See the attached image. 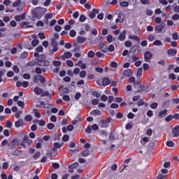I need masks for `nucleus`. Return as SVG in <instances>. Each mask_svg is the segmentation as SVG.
I'll use <instances>...</instances> for the list:
<instances>
[{"instance_id": "12", "label": "nucleus", "mask_w": 179, "mask_h": 179, "mask_svg": "<svg viewBox=\"0 0 179 179\" xmlns=\"http://www.w3.org/2000/svg\"><path fill=\"white\" fill-rule=\"evenodd\" d=\"M64 145V143H55L54 148H52V151L57 152V149H60Z\"/></svg>"}, {"instance_id": "31", "label": "nucleus", "mask_w": 179, "mask_h": 179, "mask_svg": "<svg viewBox=\"0 0 179 179\" xmlns=\"http://www.w3.org/2000/svg\"><path fill=\"white\" fill-rule=\"evenodd\" d=\"M78 166H79V164L78 162H74L73 164L69 165V169L73 170L74 169L78 167Z\"/></svg>"}, {"instance_id": "41", "label": "nucleus", "mask_w": 179, "mask_h": 179, "mask_svg": "<svg viewBox=\"0 0 179 179\" xmlns=\"http://www.w3.org/2000/svg\"><path fill=\"white\" fill-rule=\"evenodd\" d=\"M142 73H143V69L142 68H140L138 69V72L136 73V76L138 78H141L142 76Z\"/></svg>"}, {"instance_id": "51", "label": "nucleus", "mask_w": 179, "mask_h": 179, "mask_svg": "<svg viewBox=\"0 0 179 179\" xmlns=\"http://www.w3.org/2000/svg\"><path fill=\"white\" fill-rule=\"evenodd\" d=\"M13 71L14 72H15L16 73H19L20 69H19V67L17 66H13Z\"/></svg>"}, {"instance_id": "20", "label": "nucleus", "mask_w": 179, "mask_h": 179, "mask_svg": "<svg viewBox=\"0 0 179 179\" xmlns=\"http://www.w3.org/2000/svg\"><path fill=\"white\" fill-rule=\"evenodd\" d=\"M76 66H80L81 69H86V64L83 63L82 60L78 61V63L76 64Z\"/></svg>"}, {"instance_id": "52", "label": "nucleus", "mask_w": 179, "mask_h": 179, "mask_svg": "<svg viewBox=\"0 0 179 179\" xmlns=\"http://www.w3.org/2000/svg\"><path fill=\"white\" fill-rule=\"evenodd\" d=\"M86 75H87L86 71H80V77L81 78H85V77H86Z\"/></svg>"}, {"instance_id": "17", "label": "nucleus", "mask_w": 179, "mask_h": 179, "mask_svg": "<svg viewBox=\"0 0 179 179\" xmlns=\"http://www.w3.org/2000/svg\"><path fill=\"white\" fill-rule=\"evenodd\" d=\"M167 115V109H164L162 110L161 112H159L158 117L161 119L164 118L166 117Z\"/></svg>"}, {"instance_id": "13", "label": "nucleus", "mask_w": 179, "mask_h": 179, "mask_svg": "<svg viewBox=\"0 0 179 179\" xmlns=\"http://www.w3.org/2000/svg\"><path fill=\"white\" fill-rule=\"evenodd\" d=\"M53 17V15L52 13H46L45 15V23L46 24H48L50 23L49 20H50Z\"/></svg>"}, {"instance_id": "4", "label": "nucleus", "mask_w": 179, "mask_h": 179, "mask_svg": "<svg viewBox=\"0 0 179 179\" xmlns=\"http://www.w3.org/2000/svg\"><path fill=\"white\" fill-rule=\"evenodd\" d=\"M99 50L102 51L103 53H106L108 51V47L103 43H99Z\"/></svg>"}, {"instance_id": "44", "label": "nucleus", "mask_w": 179, "mask_h": 179, "mask_svg": "<svg viewBox=\"0 0 179 179\" xmlns=\"http://www.w3.org/2000/svg\"><path fill=\"white\" fill-rule=\"evenodd\" d=\"M94 56H95V52H93V51L88 52L87 57L89 58H93Z\"/></svg>"}, {"instance_id": "3", "label": "nucleus", "mask_w": 179, "mask_h": 179, "mask_svg": "<svg viewBox=\"0 0 179 179\" xmlns=\"http://www.w3.org/2000/svg\"><path fill=\"white\" fill-rule=\"evenodd\" d=\"M112 121V118L109 117L107 120H103L102 121H101V123L102 124H101V127H102L103 129H106L107 127H109V124Z\"/></svg>"}, {"instance_id": "15", "label": "nucleus", "mask_w": 179, "mask_h": 179, "mask_svg": "<svg viewBox=\"0 0 179 179\" xmlns=\"http://www.w3.org/2000/svg\"><path fill=\"white\" fill-rule=\"evenodd\" d=\"M144 57L146 62H150V58L152 57V54L150 52H145L144 54Z\"/></svg>"}, {"instance_id": "34", "label": "nucleus", "mask_w": 179, "mask_h": 179, "mask_svg": "<svg viewBox=\"0 0 179 179\" xmlns=\"http://www.w3.org/2000/svg\"><path fill=\"white\" fill-rule=\"evenodd\" d=\"M40 43V41L38 39H34L31 41V45L35 48L38 45V44Z\"/></svg>"}, {"instance_id": "46", "label": "nucleus", "mask_w": 179, "mask_h": 179, "mask_svg": "<svg viewBox=\"0 0 179 179\" xmlns=\"http://www.w3.org/2000/svg\"><path fill=\"white\" fill-rule=\"evenodd\" d=\"M169 79L171 80H174L176 79V76L174 73H171L169 74Z\"/></svg>"}, {"instance_id": "39", "label": "nucleus", "mask_w": 179, "mask_h": 179, "mask_svg": "<svg viewBox=\"0 0 179 179\" xmlns=\"http://www.w3.org/2000/svg\"><path fill=\"white\" fill-rule=\"evenodd\" d=\"M92 94L94 97L99 99L101 96V94H99V92L94 91L92 92Z\"/></svg>"}, {"instance_id": "36", "label": "nucleus", "mask_w": 179, "mask_h": 179, "mask_svg": "<svg viewBox=\"0 0 179 179\" xmlns=\"http://www.w3.org/2000/svg\"><path fill=\"white\" fill-rule=\"evenodd\" d=\"M117 19L120 20V23H122L124 20V14L120 13L119 15H117Z\"/></svg>"}, {"instance_id": "48", "label": "nucleus", "mask_w": 179, "mask_h": 179, "mask_svg": "<svg viewBox=\"0 0 179 179\" xmlns=\"http://www.w3.org/2000/svg\"><path fill=\"white\" fill-rule=\"evenodd\" d=\"M158 106V103L155 102L152 103V104H150V108H151L152 109H156Z\"/></svg>"}, {"instance_id": "47", "label": "nucleus", "mask_w": 179, "mask_h": 179, "mask_svg": "<svg viewBox=\"0 0 179 179\" xmlns=\"http://www.w3.org/2000/svg\"><path fill=\"white\" fill-rule=\"evenodd\" d=\"M58 51V48L57 46L52 47V49L50 52V55H53L54 52H57Z\"/></svg>"}, {"instance_id": "6", "label": "nucleus", "mask_w": 179, "mask_h": 179, "mask_svg": "<svg viewBox=\"0 0 179 179\" xmlns=\"http://www.w3.org/2000/svg\"><path fill=\"white\" fill-rule=\"evenodd\" d=\"M109 139L110 141L115 142L118 139V134L116 132H110Z\"/></svg>"}, {"instance_id": "45", "label": "nucleus", "mask_w": 179, "mask_h": 179, "mask_svg": "<svg viewBox=\"0 0 179 179\" xmlns=\"http://www.w3.org/2000/svg\"><path fill=\"white\" fill-rule=\"evenodd\" d=\"M145 14L148 16L153 15V11L151 9H146Z\"/></svg>"}, {"instance_id": "19", "label": "nucleus", "mask_w": 179, "mask_h": 179, "mask_svg": "<svg viewBox=\"0 0 179 179\" xmlns=\"http://www.w3.org/2000/svg\"><path fill=\"white\" fill-rule=\"evenodd\" d=\"M134 87L136 89V92H141V83L139 81H136L134 83Z\"/></svg>"}, {"instance_id": "11", "label": "nucleus", "mask_w": 179, "mask_h": 179, "mask_svg": "<svg viewBox=\"0 0 179 179\" xmlns=\"http://www.w3.org/2000/svg\"><path fill=\"white\" fill-rule=\"evenodd\" d=\"M167 54L170 57H175L177 55V50L176 49H169Z\"/></svg>"}, {"instance_id": "26", "label": "nucleus", "mask_w": 179, "mask_h": 179, "mask_svg": "<svg viewBox=\"0 0 179 179\" xmlns=\"http://www.w3.org/2000/svg\"><path fill=\"white\" fill-rule=\"evenodd\" d=\"M16 128H20L23 126V121L22 120H18V121L15 122V123Z\"/></svg>"}, {"instance_id": "32", "label": "nucleus", "mask_w": 179, "mask_h": 179, "mask_svg": "<svg viewBox=\"0 0 179 179\" xmlns=\"http://www.w3.org/2000/svg\"><path fill=\"white\" fill-rule=\"evenodd\" d=\"M102 83H103V86H107V85H108L110 84V80L107 78H103V81H102Z\"/></svg>"}, {"instance_id": "22", "label": "nucleus", "mask_w": 179, "mask_h": 179, "mask_svg": "<svg viewBox=\"0 0 179 179\" xmlns=\"http://www.w3.org/2000/svg\"><path fill=\"white\" fill-rule=\"evenodd\" d=\"M150 137H143L141 141V144L145 145L148 142H150Z\"/></svg>"}, {"instance_id": "5", "label": "nucleus", "mask_w": 179, "mask_h": 179, "mask_svg": "<svg viewBox=\"0 0 179 179\" xmlns=\"http://www.w3.org/2000/svg\"><path fill=\"white\" fill-rule=\"evenodd\" d=\"M127 33V31L124 29L122 32L120 34L119 37H117V40H119L120 42L125 41Z\"/></svg>"}, {"instance_id": "16", "label": "nucleus", "mask_w": 179, "mask_h": 179, "mask_svg": "<svg viewBox=\"0 0 179 179\" xmlns=\"http://www.w3.org/2000/svg\"><path fill=\"white\" fill-rule=\"evenodd\" d=\"M14 19H15V20H17L18 22H21L22 20H24L25 13H22V15H15Z\"/></svg>"}, {"instance_id": "21", "label": "nucleus", "mask_w": 179, "mask_h": 179, "mask_svg": "<svg viewBox=\"0 0 179 179\" xmlns=\"http://www.w3.org/2000/svg\"><path fill=\"white\" fill-rule=\"evenodd\" d=\"M34 92H35L36 95H40L43 93V90L40 88L39 87H36L34 90Z\"/></svg>"}, {"instance_id": "2", "label": "nucleus", "mask_w": 179, "mask_h": 179, "mask_svg": "<svg viewBox=\"0 0 179 179\" xmlns=\"http://www.w3.org/2000/svg\"><path fill=\"white\" fill-rule=\"evenodd\" d=\"M36 107L37 108H46V109H50L53 106L50 103H45L43 101H39L38 103H36Z\"/></svg>"}, {"instance_id": "62", "label": "nucleus", "mask_w": 179, "mask_h": 179, "mask_svg": "<svg viewBox=\"0 0 179 179\" xmlns=\"http://www.w3.org/2000/svg\"><path fill=\"white\" fill-rule=\"evenodd\" d=\"M168 147H174V143L171 141L166 143Z\"/></svg>"}, {"instance_id": "33", "label": "nucleus", "mask_w": 179, "mask_h": 179, "mask_svg": "<svg viewBox=\"0 0 179 179\" xmlns=\"http://www.w3.org/2000/svg\"><path fill=\"white\" fill-rule=\"evenodd\" d=\"M41 78H42L41 76H35V77H34V82L36 83H38V82L40 81Z\"/></svg>"}, {"instance_id": "40", "label": "nucleus", "mask_w": 179, "mask_h": 179, "mask_svg": "<svg viewBox=\"0 0 179 179\" xmlns=\"http://www.w3.org/2000/svg\"><path fill=\"white\" fill-rule=\"evenodd\" d=\"M155 38H156V36H155L152 35V34H150V35L148 36V40L150 42H152V41H155Z\"/></svg>"}, {"instance_id": "24", "label": "nucleus", "mask_w": 179, "mask_h": 179, "mask_svg": "<svg viewBox=\"0 0 179 179\" xmlns=\"http://www.w3.org/2000/svg\"><path fill=\"white\" fill-rule=\"evenodd\" d=\"M35 71L37 74H41L42 73H44L45 71V69L43 68L36 67L35 69Z\"/></svg>"}, {"instance_id": "28", "label": "nucleus", "mask_w": 179, "mask_h": 179, "mask_svg": "<svg viewBox=\"0 0 179 179\" xmlns=\"http://www.w3.org/2000/svg\"><path fill=\"white\" fill-rule=\"evenodd\" d=\"M101 112L99 109H94L92 111H91V115H93V116H99L100 115Z\"/></svg>"}, {"instance_id": "18", "label": "nucleus", "mask_w": 179, "mask_h": 179, "mask_svg": "<svg viewBox=\"0 0 179 179\" xmlns=\"http://www.w3.org/2000/svg\"><path fill=\"white\" fill-rule=\"evenodd\" d=\"M132 55H136L139 52V47L138 45L132 46V48L131 50Z\"/></svg>"}, {"instance_id": "56", "label": "nucleus", "mask_w": 179, "mask_h": 179, "mask_svg": "<svg viewBox=\"0 0 179 179\" xmlns=\"http://www.w3.org/2000/svg\"><path fill=\"white\" fill-rule=\"evenodd\" d=\"M66 64H67V66L69 67H73V62L71 60H68L67 62H66Z\"/></svg>"}, {"instance_id": "35", "label": "nucleus", "mask_w": 179, "mask_h": 179, "mask_svg": "<svg viewBox=\"0 0 179 179\" xmlns=\"http://www.w3.org/2000/svg\"><path fill=\"white\" fill-rule=\"evenodd\" d=\"M106 39H107L108 43H112L115 41V38L113 37L112 35H108L106 37Z\"/></svg>"}, {"instance_id": "9", "label": "nucleus", "mask_w": 179, "mask_h": 179, "mask_svg": "<svg viewBox=\"0 0 179 179\" xmlns=\"http://www.w3.org/2000/svg\"><path fill=\"white\" fill-rule=\"evenodd\" d=\"M61 57L62 60L64 61L66 59L72 57V53H71L70 52H65L64 54L61 56Z\"/></svg>"}, {"instance_id": "58", "label": "nucleus", "mask_w": 179, "mask_h": 179, "mask_svg": "<svg viewBox=\"0 0 179 179\" xmlns=\"http://www.w3.org/2000/svg\"><path fill=\"white\" fill-rule=\"evenodd\" d=\"M124 45L127 48H131L132 46V43L129 41H125Z\"/></svg>"}, {"instance_id": "61", "label": "nucleus", "mask_w": 179, "mask_h": 179, "mask_svg": "<svg viewBox=\"0 0 179 179\" xmlns=\"http://www.w3.org/2000/svg\"><path fill=\"white\" fill-rule=\"evenodd\" d=\"M70 36L71 38H74L76 36V32L74 30L70 31Z\"/></svg>"}, {"instance_id": "37", "label": "nucleus", "mask_w": 179, "mask_h": 179, "mask_svg": "<svg viewBox=\"0 0 179 179\" xmlns=\"http://www.w3.org/2000/svg\"><path fill=\"white\" fill-rule=\"evenodd\" d=\"M100 136H102L103 138H104V137H107L108 136V134L104 130H101Z\"/></svg>"}, {"instance_id": "38", "label": "nucleus", "mask_w": 179, "mask_h": 179, "mask_svg": "<svg viewBox=\"0 0 179 179\" xmlns=\"http://www.w3.org/2000/svg\"><path fill=\"white\" fill-rule=\"evenodd\" d=\"M162 29L161 26L155 27V33H157V34L162 33Z\"/></svg>"}, {"instance_id": "64", "label": "nucleus", "mask_w": 179, "mask_h": 179, "mask_svg": "<svg viewBox=\"0 0 179 179\" xmlns=\"http://www.w3.org/2000/svg\"><path fill=\"white\" fill-rule=\"evenodd\" d=\"M172 20H179V15L178 14H175L173 16H172Z\"/></svg>"}, {"instance_id": "10", "label": "nucleus", "mask_w": 179, "mask_h": 179, "mask_svg": "<svg viewBox=\"0 0 179 179\" xmlns=\"http://www.w3.org/2000/svg\"><path fill=\"white\" fill-rule=\"evenodd\" d=\"M99 11L98 9L93 8L92 13H90V17L91 19H94L96 17V14H99Z\"/></svg>"}, {"instance_id": "7", "label": "nucleus", "mask_w": 179, "mask_h": 179, "mask_svg": "<svg viewBox=\"0 0 179 179\" xmlns=\"http://www.w3.org/2000/svg\"><path fill=\"white\" fill-rule=\"evenodd\" d=\"M138 59H139L138 57L136 56V55L134 54L129 55V61L130 63H134L135 62H138Z\"/></svg>"}, {"instance_id": "59", "label": "nucleus", "mask_w": 179, "mask_h": 179, "mask_svg": "<svg viewBox=\"0 0 179 179\" xmlns=\"http://www.w3.org/2000/svg\"><path fill=\"white\" fill-rule=\"evenodd\" d=\"M154 45H162V41H160L159 40H157L155 41H154Z\"/></svg>"}, {"instance_id": "49", "label": "nucleus", "mask_w": 179, "mask_h": 179, "mask_svg": "<svg viewBox=\"0 0 179 179\" xmlns=\"http://www.w3.org/2000/svg\"><path fill=\"white\" fill-rule=\"evenodd\" d=\"M41 153L40 152H36L35 155H33V159L36 160L38 158H40Z\"/></svg>"}, {"instance_id": "54", "label": "nucleus", "mask_w": 179, "mask_h": 179, "mask_svg": "<svg viewBox=\"0 0 179 179\" xmlns=\"http://www.w3.org/2000/svg\"><path fill=\"white\" fill-rule=\"evenodd\" d=\"M152 133H153V131L151 129H149L148 130L146 131L145 134L148 136H151Z\"/></svg>"}, {"instance_id": "27", "label": "nucleus", "mask_w": 179, "mask_h": 179, "mask_svg": "<svg viewBox=\"0 0 179 179\" xmlns=\"http://www.w3.org/2000/svg\"><path fill=\"white\" fill-rule=\"evenodd\" d=\"M129 38L131 39V40H133V41H141V38H139L138 36H135V35H132V34H130L129 36Z\"/></svg>"}, {"instance_id": "57", "label": "nucleus", "mask_w": 179, "mask_h": 179, "mask_svg": "<svg viewBox=\"0 0 179 179\" xmlns=\"http://www.w3.org/2000/svg\"><path fill=\"white\" fill-rule=\"evenodd\" d=\"M157 179H167V176L166 175H162L159 174Z\"/></svg>"}, {"instance_id": "30", "label": "nucleus", "mask_w": 179, "mask_h": 179, "mask_svg": "<svg viewBox=\"0 0 179 179\" xmlns=\"http://www.w3.org/2000/svg\"><path fill=\"white\" fill-rule=\"evenodd\" d=\"M90 155V150H85L83 152H81V156L82 157H87Z\"/></svg>"}, {"instance_id": "50", "label": "nucleus", "mask_w": 179, "mask_h": 179, "mask_svg": "<svg viewBox=\"0 0 179 179\" xmlns=\"http://www.w3.org/2000/svg\"><path fill=\"white\" fill-rule=\"evenodd\" d=\"M24 120L25 121L31 122L32 121V116L31 115H26Z\"/></svg>"}, {"instance_id": "29", "label": "nucleus", "mask_w": 179, "mask_h": 179, "mask_svg": "<svg viewBox=\"0 0 179 179\" xmlns=\"http://www.w3.org/2000/svg\"><path fill=\"white\" fill-rule=\"evenodd\" d=\"M50 62L45 60H43L38 63L39 66H50Z\"/></svg>"}, {"instance_id": "8", "label": "nucleus", "mask_w": 179, "mask_h": 179, "mask_svg": "<svg viewBox=\"0 0 179 179\" xmlns=\"http://www.w3.org/2000/svg\"><path fill=\"white\" fill-rule=\"evenodd\" d=\"M171 133L173 135V137H178L179 136V125L172 129Z\"/></svg>"}, {"instance_id": "43", "label": "nucleus", "mask_w": 179, "mask_h": 179, "mask_svg": "<svg viewBox=\"0 0 179 179\" xmlns=\"http://www.w3.org/2000/svg\"><path fill=\"white\" fill-rule=\"evenodd\" d=\"M69 141V136L67 134H64V136H62V141L64 142H68Z\"/></svg>"}, {"instance_id": "25", "label": "nucleus", "mask_w": 179, "mask_h": 179, "mask_svg": "<svg viewBox=\"0 0 179 179\" xmlns=\"http://www.w3.org/2000/svg\"><path fill=\"white\" fill-rule=\"evenodd\" d=\"M23 142L28 143V145H31V144L33 143L32 140L29 139L27 136L23 138Z\"/></svg>"}, {"instance_id": "63", "label": "nucleus", "mask_w": 179, "mask_h": 179, "mask_svg": "<svg viewBox=\"0 0 179 179\" xmlns=\"http://www.w3.org/2000/svg\"><path fill=\"white\" fill-rule=\"evenodd\" d=\"M53 64H54V66H61V65H62V62H59V61H55V62H53Z\"/></svg>"}, {"instance_id": "60", "label": "nucleus", "mask_w": 179, "mask_h": 179, "mask_svg": "<svg viewBox=\"0 0 179 179\" xmlns=\"http://www.w3.org/2000/svg\"><path fill=\"white\" fill-rule=\"evenodd\" d=\"M94 70H96V71L99 73H102L103 71V69L100 67H96V69H94Z\"/></svg>"}, {"instance_id": "42", "label": "nucleus", "mask_w": 179, "mask_h": 179, "mask_svg": "<svg viewBox=\"0 0 179 179\" xmlns=\"http://www.w3.org/2000/svg\"><path fill=\"white\" fill-rule=\"evenodd\" d=\"M91 129L96 131L99 130V126L96 124H94L92 126H90Z\"/></svg>"}, {"instance_id": "55", "label": "nucleus", "mask_w": 179, "mask_h": 179, "mask_svg": "<svg viewBox=\"0 0 179 179\" xmlns=\"http://www.w3.org/2000/svg\"><path fill=\"white\" fill-rule=\"evenodd\" d=\"M173 118V115H168L166 118H165V121H166L167 122H169L171 120H172Z\"/></svg>"}, {"instance_id": "1", "label": "nucleus", "mask_w": 179, "mask_h": 179, "mask_svg": "<svg viewBox=\"0 0 179 179\" xmlns=\"http://www.w3.org/2000/svg\"><path fill=\"white\" fill-rule=\"evenodd\" d=\"M13 7H17V10L20 11L24 9L26 6L24 0H16L13 3Z\"/></svg>"}, {"instance_id": "14", "label": "nucleus", "mask_w": 179, "mask_h": 179, "mask_svg": "<svg viewBox=\"0 0 179 179\" xmlns=\"http://www.w3.org/2000/svg\"><path fill=\"white\" fill-rule=\"evenodd\" d=\"M132 75V71L131 69H127L123 71V76L125 78H129Z\"/></svg>"}, {"instance_id": "53", "label": "nucleus", "mask_w": 179, "mask_h": 179, "mask_svg": "<svg viewBox=\"0 0 179 179\" xmlns=\"http://www.w3.org/2000/svg\"><path fill=\"white\" fill-rule=\"evenodd\" d=\"M27 56H28L27 52H23L22 54H20V58L22 59H24L27 57Z\"/></svg>"}, {"instance_id": "23", "label": "nucleus", "mask_w": 179, "mask_h": 179, "mask_svg": "<svg viewBox=\"0 0 179 179\" xmlns=\"http://www.w3.org/2000/svg\"><path fill=\"white\" fill-rule=\"evenodd\" d=\"M78 43H83L87 41V38L84 36H78L77 38Z\"/></svg>"}]
</instances>
